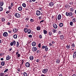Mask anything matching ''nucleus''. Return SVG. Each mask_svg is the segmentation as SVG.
I'll list each match as a JSON object with an SVG mask.
<instances>
[{"mask_svg":"<svg viewBox=\"0 0 76 76\" xmlns=\"http://www.w3.org/2000/svg\"><path fill=\"white\" fill-rule=\"evenodd\" d=\"M32 45L33 47H34L36 45V42H33L32 43Z\"/></svg>","mask_w":76,"mask_h":76,"instance_id":"12","label":"nucleus"},{"mask_svg":"<svg viewBox=\"0 0 76 76\" xmlns=\"http://www.w3.org/2000/svg\"><path fill=\"white\" fill-rule=\"evenodd\" d=\"M53 26L54 28L55 29H57V25H56V23L53 24Z\"/></svg>","mask_w":76,"mask_h":76,"instance_id":"11","label":"nucleus"},{"mask_svg":"<svg viewBox=\"0 0 76 76\" xmlns=\"http://www.w3.org/2000/svg\"><path fill=\"white\" fill-rule=\"evenodd\" d=\"M37 50V48L35 47H33L32 48V51L34 52Z\"/></svg>","mask_w":76,"mask_h":76,"instance_id":"5","label":"nucleus"},{"mask_svg":"<svg viewBox=\"0 0 76 76\" xmlns=\"http://www.w3.org/2000/svg\"><path fill=\"white\" fill-rule=\"evenodd\" d=\"M6 59L7 60H9L10 59V57H7Z\"/></svg>","mask_w":76,"mask_h":76,"instance_id":"45","label":"nucleus"},{"mask_svg":"<svg viewBox=\"0 0 76 76\" xmlns=\"http://www.w3.org/2000/svg\"><path fill=\"white\" fill-rule=\"evenodd\" d=\"M8 32L10 34H11L12 33V31H11V30H8Z\"/></svg>","mask_w":76,"mask_h":76,"instance_id":"48","label":"nucleus"},{"mask_svg":"<svg viewBox=\"0 0 76 76\" xmlns=\"http://www.w3.org/2000/svg\"><path fill=\"white\" fill-rule=\"evenodd\" d=\"M4 55V53H0V56L1 57V56H3Z\"/></svg>","mask_w":76,"mask_h":76,"instance_id":"46","label":"nucleus"},{"mask_svg":"<svg viewBox=\"0 0 76 76\" xmlns=\"http://www.w3.org/2000/svg\"><path fill=\"white\" fill-rule=\"evenodd\" d=\"M18 57H19L20 56V55L19 54H18L17 55Z\"/></svg>","mask_w":76,"mask_h":76,"instance_id":"55","label":"nucleus"},{"mask_svg":"<svg viewBox=\"0 0 76 76\" xmlns=\"http://www.w3.org/2000/svg\"><path fill=\"white\" fill-rule=\"evenodd\" d=\"M12 43H13L14 46H15V45H16V41H12Z\"/></svg>","mask_w":76,"mask_h":76,"instance_id":"21","label":"nucleus"},{"mask_svg":"<svg viewBox=\"0 0 76 76\" xmlns=\"http://www.w3.org/2000/svg\"><path fill=\"white\" fill-rule=\"evenodd\" d=\"M22 6L24 7H26V4L25 3H24L23 4Z\"/></svg>","mask_w":76,"mask_h":76,"instance_id":"29","label":"nucleus"},{"mask_svg":"<svg viewBox=\"0 0 76 76\" xmlns=\"http://www.w3.org/2000/svg\"><path fill=\"white\" fill-rule=\"evenodd\" d=\"M72 20L73 22H76V18H72Z\"/></svg>","mask_w":76,"mask_h":76,"instance_id":"31","label":"nucleus"},{"mask_svg":"<svg viewBox=\"0 0 76 76\" xmlns=\"http://www.w3.org/2000/svg\"><path fill=\"white\" fill-rule=\"evenodd\" d=\"M1 64L2 66H4V64H5V62L4 61H2L1 63Z\"/></svg>","mask_w":76,"mask_h":76,"instance_id":"23","label":"nucleus"},{"mask_svg":"<svg viewBox=\"0 0 76 76\" xmlns=\"http://www.w3.org/2000/svg\"><path fill=\"white\" fill-rule=\"evenodd\" d=\"M36 14L37 16H39L41 15V12L39 11H37Z\"/></svg>","mask_w":76,"mask_h":76,"instance_id":"7","label":"nucleus"},{"mask_svg":"<svg viewBox=\"0 0 76 76\" xmlns=\"http://www.w3.org/2000/svg\"><path fill=\"white\" fill-rule=\"evenodd\" d=\"M52 44H54L55 43V42H54L53 41H52Z\"/></svg>","mask_w":76,"mask_h":76,"instance_id":"58","label":"nucleus"},{"mask_svg":"<svg viewBox=\"0 0 76 76\" xmlns=\"http://www.w3.org/2000/svg\"><path fill=\"white\" fill-rule=\"evenodd\" d=\"M3 11V7H0V12H1Z\"/></svg>","mask_w":76,"mask_h":76,"instance_id":"39","label":"nucleus"},{"mask_svg":"<svg viewBox=\"0 0 76 76\" xmlns=\"http://www.w3.org/2000/svg\"><path fill=\"white\" fill-rule=\"evenodd\" d=\"M8 71V69H6L4 71V73H6V72H7Z\"/></svg>","mask_w":76,"mask_h":76,"instance_id":"51","label":"nucleus"},{"mask_svg":"<svg viewBox=\"0 0 76 76\" xmlns=\"http://www.w3.org/2000/svg\"><path fill=\"white\" fill-rule=\"evenodd\" d=\"M49 6L50 7H53L54 5V3H53V2H51L49 3Z\"/></svg>","mask_w":76,"mask_h":76,"instance_id":"8","label":"nucleus"},{"mask_svg":"<svg viewBox=\"0 0 76 76\" xmlns=\"http://www.w3.org/2000/svg\"><path fill=\"white\" fill-rule=\"evenodd\" d=\"M19 42H17V44L16 45V46L17 47H19Z\"/></svg>","mask_w":76,"mask_h":76,"instance_id":"28","label":"nucleus"},{"mask_svg":"<svg viewBox=\"0 0 76 76\" xmlns=\"http://www.w3.org/2000/svg\"><path fill=\"white\" fill-rule=\"evenodd\" d=\"M21 15L20 14H19L18 13H16L15 14V18H20Z\"/></svg>","mask_w":76,"mask_h":76,"instance_id":"2","label":"nucleus"},{"mask_svg":"<svg viewBox=\"0 0 76 76\" xmlns=\"http://www.w3.org/2000/svg\"><path fill=\"white\" fill-rule=\"evenodd\" d=\"M73 57H76V52H74Z\"/></svg>","mask_w":76,"mask_h":76,"instance_id":"22","label":"nucleus"},{"mask_svg":"<svg viewBox=\"0 0 76 76\" xmlns=\"http://www.w3.org/2000/svg\"><path fill=\"white\" fill-rule=\"evenodd\" d=\"M61 31H59L58 32V34H61Z\"/></svg>","mask_w":76,"mask_h":76,"instance_id":"56","label":"nucleus"},{"mask_svg":"<svg viewBox=\"0 0 76 76\" xmlns=\"http://www.w3.org/2000/svg\"><path fill=\"white\" fill-rule=\"evenodd\" d=\"M44 20H42V21H40V23H41V22H44Z\"/></svg>","mask_w":76,"mask_h":76,"instance_id":"61","label":"nucleus"},{"mask_svg":"<svg viewBox=\"0 0 76 76\" xmlns=\"http://www.w3.org/2000/svg\"><path fill=\"white\" fill-rule=\"evenodd\" d=\"M52 31L54 33H56V31H57V30L54 29H53L52 30Z\"/></svg>","mask_w":76,"mask_h":76,"instance_id":"32","label":"nucleus"},{"mask_svg":"<svg viewBox=\"0 0 76 76\" xmlns=\"http://www.w3.org/2000/svg\"><path fill=\"white\" fill-rule=\"evenodd\" d=\"M4 74L3 73H0V76H4Z\"/></svg>","mask_w":76,"mask_h":76,"instance_id":"38","label":"nucleus"},{"mask_svg":"<svg viewBox=\"0 0 76 76\" xmlns=\"http://www.w3.org/2000/svg\"><path fill=\"white\" fill-rule=\"evenodd\" d=\"M66 15L67 16H69V17H70V16H73V13L71 12H66Z\"/></svg>","mask_w":76,"mask_h":76,"instance_id":"1","label":"nucleus"},{"mask_svg":"<svg viewBox=\"0 0 76 76\" xmlns=\"http://www.w3.org/2000/svg\"><path fill=\"white\" fill-rule=\"evenodd\" d=\"M28 37H29V38H32V36L31 35H28Z\"/></svg>","mask_w":76,"mask_h":76,"instance_id":"53","label":"nucleus"},{"mask_svg":"<svg viewBox=\"0 0 76 76\" xmlns=\"http://www.w3.org/2000/svg\"><path fill=\"white\" fill-rule=\"evenodd\" d=\"M48 50V47H47V46H46V47L45 48V50L46 51H47Z\"/></svg>","mask_w":76,"mask_h":76,"instance_id":"35","label":"nucleus"},{"mask_svg":"<svg viewBox=\"0 0 76 76\" xmlns=\"http://www.w3.org/2000/svg\"><path fill=\"white\" fill-rule=\"evenodd\" d=\"M48 56H47V54H46V55L44 56V57H47Z\"/></svg>","mask_w":76,"mask_h":76,"instance_id":"59","label":"nucleus"},{"mask_svg":"<svg viewBox=\"0 0 76 76\" xmlns=\"http://www.w3.org/2000/svg\"><path fill=\"white\" fill-rule=\"evenodd\" d=\"M66 48H67V49H70V45H67L66 46Z\"/></svg>","mask_w":76,"mask_h":76,"instance_id":"20","label":"nucleus"},{"mask_svg":"<svg viewBox=\"0 0 76 76\" xmlns=\"http://www.w3.org/2000/svg\"><path fill=\"white\" fill-rule=\"evenodd\" d=\"M4 4V2H3L1 1L0 2V5L1 6H3Z\"/></svg>","mask_w":76,"mask_h":76,"instance_id":"18","label":"nucleus"},{"mask_svg":"<svg viewBox=\"0 0 76 76\" xmlns=\"http://www.w3.org/2000/svg\"><path fill=\"white\" fill-rule=\"evenodd\" d=\"M72 76H76V74H74Z\"/></svg>","mask_w":76,"mask_h":76,"instance_id":"64","label":"nucleus"},{"mask_svg":"<svg viewBox=\"0 0 76 76\" xmlns=\"http://www.w3.org/2000/svg\"><path fill=\"white\" fill-rule=\"evenodd\" d=\"M11 6H12H12H13V3H12L11 4Z\"/></svg>","mask_w":76,"mask_h":76,"instance_id":"63","label":"nucleus"},{"mask_svg":"<svg viewBox=\"0 0 76 76\" xmlns=\"http://www.w3.org/2000/svg\"><path fill=\"white\" fill-rule=\"evenodd\" d=\"M21 62H22L21 64H23V62H24V60L23 59L22 60H21Z\"/></svg>","mask_w":76,"mask_h":76,"instance_id":"47","label":"nucleus"},{"mask_svg":"<svg viewBox=\"0 0 76 76\" xmlns=\"http://www.w3.org/2000/svg\"><path fill=\"white\" fill-rule=\"evenodd\" d=\"M39 38L41 39L42 38V35L41 34H40L39 36Z\"/></svg>","mask_w":76,"mask_h":76,"instance_id":"42","label":"nucleus"},{"mask_svg":"<svg viewBox=\"0 0 76 76\" xmlns=\"http://www.w3.org/2000/svg\"><path fill=\"white\" fill-rule=\"evenodd\" d=\"M75 10V8H71L70 9V12H74Z\"/></svg>","mask_w":76,"mask_h":76,"instance_id":"13","label":"nucleus"},{"mask_svg":"<svg viewBox=\"0 0 76 76\" xmlns=\"http://www.w3.org/2000/svg\"><path fill=\"white\" fill-rule=\"evenodd\" d=\"M29 58L30 60H34V57H30Z\"/></svg>","mask_w":76,"mask_h":76,"instance_id":"43","label":"nucleus"},{"mask_svg":"<svg viewBox=\"0 0 76 76\" xmlns=\"http://www.w3.org/2000/svg\"><path fill=\"white\" fill-rule=\"evenodd\" d=\"M59 26L60 27H62L63 26V23H60L59 24Z\"/></svg>","mask_w":76,"mask_h":76,"instance_id":"24","label":"nucleus"},{"mask_svg":"<svg viewBox=\"0 0 76 76\" xmlns=\"http://www.w3.org/2000/svg\"><path fill=\"white\" fill-rule=\"evenodd\" d=\"M64 36L63 35H61L60 37V38L61 39H64Z\"/></svg>","mask_w":76,"mask_h":76,"instance_id":"16","label":"nucleus"},{"mask_svg":"<svg viewBox=\"0 0 76 76\" xmlns=\"http://www.w3.org/2000/svg\"><path fill=\"white\" fill-rule=\"evenodd\" d=\"M18 9L19 11H22V8L21 7H18Z\"/></svg>","mask_w":76,"mask_h":76,"instance_id":"14","label":"nucleus"},{"mask_svg":"<svg viewBox=\"0 0 76 76\" xmlns=\"http://www.w3.org/2000/svg\"><path fill=\"white\" fill-rule=\"evenodd\" d=\"M9 12H10V11H8L6 12V13H7V14L9 13Z\"/></svg>","mask_w":76,"mask_h":76,"instance_id":"57","label":"nucleus"},{"mask_svg":"<svg viewBox=\"0 0 76 76\" xmlns=\"http://www.w3.org/2000/svg\"><path fill=\"white\" fill-rule=\"evenodd\" d=\"M28 30V29L27 28H25L24 29V31L25 33H27Z\"/></svg>","mask_w":76,"mask_h":76,"instance_id":"17","label":"nucleus"},{"mask_svg":"<svg viewBox=\"0 0 76 76\" xmlns=\"http://www.w3.org/2000/svg\"><path fill=\"white\" fill-rule=\"evenodd\" d=\"M13 31L14 32H15V33L18 31V28H14L13 29Z\"/></svg>","mask_w":76,"mask_h":76,"instance_id":"9","label":"nucleus"},{"mask_svg":"<svg viewBox=\"0 0 76 76\" xmlns=\"http://www.w3.org/2000/svg\"><path fill=\"white\" fill-rule=\"evenodd\" d=\"M34 20H34L32 19H31L30 20V22H34Z\"/></svg>","mask_w":76,"mask_h":76,"instance_id":"34","label":"nucleus"},{"mask_svg":"<svg viewBox=\"0 0 76 76\" xmlns=\"http://www.w3.org/2000/svg\"><path fill=\"white\" fill-rule=\"evenodd\" d=\"M25 20H27V21L28 20H29V18L28 17L27 18H26L25 19Z\"/></svg>","mask_w":76,"mask_h":76,"instance_id":"49","label":"nucleus"},{"mask_svg":"<svg viewBox=\"0 0 76 76\" xmlns=\"http://www.w3.org/2000/svg\"><path fill=\"white\" fill-rule=\"evenodd\" d=\"M39 19H42V17H39Z\"/></svg>","mask_w":76,"mask_h":76,"instance_id":"62","label":"nucleus"},{"mask_svg":"<svg viewBox=\"0 0 76 76\" xmlns=\"http://www.w3.org/2000/svg\"><path fill=\"white\" fill-rule=\"evenodd\" d=\"M48 35L49 36H51L52 35V32L50 31L48 32Z\"/></svg>","mask_w":76,"mask_h":76,"instance_id":"25","label":"nucleus"},{"mask_svg":"<svg viewBox=\"0 0 76 76\" xmlns=\"http://www.w3.org/2000/svg\"><path fill=\"white\" fill-rule=\"evenodd\" d=\"M10 45H11V46H13V42H11L10 43Z\"/></svg>","mask_w":76,"mask_h":76,"instance_id":"44","label":"nucleus"},{"mask_svg":"<svg viewBox=\"0 0 76 76\" xmlns=\"http://www.w3.org/2000/svg\"><path fill=\"white\" fill-rule=\"evenodd\" d=\"M38 47H39V48H40V47H41V43H39L38 45Z\"/></svg>","mask_w":76,"mask_h":76,"instance_id":"54","label":"nucleus"},{"mask_svg":"<svg viewBox=\"0 0 76 76\" xmlns=\"http://www.w3.org/2000/svg\"><path fill=\"white\" fill-rule=\"evenodd\" d=\"M23 75H24V76H28V75L27 74V73H26V72H24L23 73Z\"/></svg>","mask_w":76,"mask_h":76,"instance_id":"33","label":"nucleus"},{"mask_svg":"<svg viewBox=\"0 0 76 76\" xmlns=\"http://www.w3.org/2000/svg\"><path fill=\"white\" fill-rule=\"evenodd\" d=\"M72 47V48H74L75 47V44H74V43H73L71 45Z\"/></svg>","mask_w":76,"mask_h":76,"instance_id":"30","label":"nucleus"},{"mask_svg":"<svg viewBox=\"0 0 76 76\" xmlns=\"http://www.w3.org/2000/svg\"><path fill=\"white\" fill-rule=\"evenodd\" d=\"M3 35L4 37H8V33L7 32H4L3 33Z\"/></svg>","mask_w":76,"mask_h":76,"instance_id":"3","label":"nucleus"},{"mask_svg":"<svg viewBox=\"0 0 76 76\" xmlns=\"http://www.w3.org/2000/svg\"><path fill=\"white\" fill-rule=\"evenodd\" d=\"M12 6H9L8 7V9L9 10H10V9H12Z\"/></svg>","mask_w":76,"mask_h":76,"instance_id":"41","label":"nucleus"},{"mask_svg":"<svg viewBox=\"0 0 76 76\" xmlns=\"http://www.w3.org/2000/svg\"><path fill=\"white\" fill-rule=\"evenodd\" d=\"M61 18V15L59 14V15H58V20H60Z\"/></svg>","mask_w":76,"mask_h":76,"instance_id":"10","label":"nucleus"},{"mask_svg":"<svg viewBox=\"0 0 76 76\" xmlns=\"http://www.w3.org/2000/svg\"><path fill=\"white\" fill-rule=\"evenodd\" d=\"M25 66L26 67H29L30 66V64L28 62H26V63Z\"/></svg>","mask_w":76,"mask_h":76,"instance_id":"6","label":"nucleus"},{"mask_svg":"<svg viewBox=\"0 0 76 76\" xmlns=\"http://www.w3.org/2000/svg\"><path fill=\"white\" fill-rule=\"evenodd\" d=\"M13 37H14V38H15V39H16L18 37V36H17V35L15 34L13 36Z\"/></svg>","mask_w":76,"mask_h":76,"instance_id":"26","label":"nucleus"},{"mask_svg":"<svg viewBox=\"0 0 76 76\" xmlns=\"http://www.w3.org/2000/svg\"><path fill=\"white\" fill-rule=\"evenodd\" d=\"M39 52H40V51L39 50H38L37 53H39Z\"/></svg>","mask_w":76,"mask_h":76,"instance_id":"60","label":"nucleus"},{"mask_svg":"<svg viewBox=\"0 0 76 76\" xmlns=\"http://www.w3.org/2000/svg\"><path fill=\"white\" fill-rule=\"evenodd\" d=\"M56 63H58H58H60V60H59V59H57L56 61Z\"/></svg>","mask_w":76,"mask_h":76,"instance_id":"36","label":"nucleus"},{"mask_svg":"<svg viewBox=\"0 0 76 76\" xmlns=\"http://www.w3.org/2000/svg\"><path fill=\"white\" fill-rule=\"evenodd\" d=\"M1 20L2 22H4V21H5V18H1Z\"/></svg>","mask_w":76,"mask_h":76,"instance_id":"40","label":"nucleus"},{"mask_svg":"<svg viewBox=\"0 0 76 76\" xmlns=\"http://www.w3.org/2000/svg\"><path fill=\"white\" fill-rule=\"evenodd\" d=\"M41 29V27L39 26H37V31H39Z\"/></svg>","mask_w":76,"mask_h":76,"instance_id":"19","label":"nucleus"},{"mask_svg":"<svg viewBox=\"0 0 76 76\" xmlns=\"http://www.w3.org/2000/svg\"><path fill=\"white\" fill-rule=\"evenodd\" d=\"M48 72V69H44L42 70V72L43 73H46Z\"/></svg>","mask_w":76,"mask_h":76,"instance_id":"4","label":"nucleus"},{"mask_svg":"<svg viewBox=\"0 0 76 76\" xmlns=\"http://www.w3.org/2000/svg\"><path fill=\"white\" fill-rule=\"evenodd\" d=\"M31 32H32V31L30 29H29L27 31V32L28 34H31Z\"/></svg>","mask_w":76,"mask_h":76,"instance_id":"15","label":"nucleus"},{"mask_svg":"<svg viewBox=\"0 0 76 76\" xmlns=\"http://www.w3.org/2000/svg\"><path fill=\"white\" fill-rule=\"evenodd\" d=\"M43 31L44 34H47V31L45 30H43Z\"/></svg>","mask_w":76,"mask_h":76,"instance_id":"27","label":"nucleus"},{"mask_svg":"<svg viewBox=\"0 0 76 76\" xmlns=\"http://www.w3.org/2000/svg\"><path fill=\"white\" fill-rule=\"evenodd\" d=\"M73 23L72 21L70 22V25L71 26H73Z\"/></svg>","mask_w":76,"mask_h":76,"instance_id":"37","label":"nucleus"},{"mask_svg":"<svg viewBox=\"0 0 76 76\" xmlns=\"http://www.w3.org/2000/svg\"><path fill=\"white\" fill-rule=\"evenodd\" d=\"M7 25L10 26V22H8L7 23Z\"/></svg>","mask_w":76,"mask_h":76,"instance_id":"52","label":"nucleus"},{"mask_svg":"<svg viewBox=\"0 0 76 76\" xmlns=\"http://www.w3.org/2000/svg\"><path fill=\"white\" fill-rule=\"evenodd\" d=\"M46 47V46H42V49H44V48H45V47Z\"/></svg>","mask_w":76,"mask_h":76,"instance_id":"50","label":"nucleus"}]
</instances>
